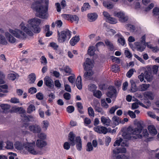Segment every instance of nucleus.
<instances>
[{"instance_id": "62", "label": "nucleus", "mask_w": 159, "mask_h": 159, "mask_svg": "<svg viewBox=\"0 0 159 159\" xmlns=\"http://www.w3.org/2000/svg\"><path fill=\"white\" fill-rule=\"evenodd\" d=\"M112 71L114 72L115 73H116L119 70L118 66L117 65H113L112 66Z\"/></svg>"}, {"instance_id": "37", "label": "nucleus", "mask_w": 159, "mask_h": 159, "mask_svg": "<svg viewBox=\"0 0 159 159\" xmlns=\"http://www.w3.org/2000/svg\"><path fill=\"white\" fill-rule=\"evenodd\" d=\"M0 43L3 45H6L7 43V42L5 37L0 34Z\"/></svg>"}, {"instance_id": "42", "label": "nucleus", "mask_w": 159, "mask_h": 159, "mask_svg": "<svg viewBox=\"0 0 159 159\" xmlns=\"http://www.w3.org/2000/svg\"><path fill=\"white\" fill-rule=\"evenodd\" d=\"M0 107L4 111H7L9 110L11 107L10 105L7 104H2L0 105Z\"/></svg>"}, {"instance_id": "27", "label": "nucleus", "mask_w": 159, "mask_h": 159, "mask_svg": "<svg viewBox=\"0 0 159 159\" xmlns=\"http://www.w3.org/2000/svg\"><path fill=\"white\" fill-rule=\"evenodd\" d=\"M80 37L79 36H75L70 40V43L72 46H74L80 40Z\"/></svg>"}, {"instance_id": "49", "label": "nucleus", "mask_w": 159, "mask_h": 159, "mask_svg": "<svg viewBox=\"0 0 159 159\" xmlns=\"http://www.w3.org/2000/svg\"><path fill=\"white\" fill-rule=\"evenodd\" d=\"M93 147L91 143L88 142L87 145L86 151L88 152H90L93 150Z\"/></svg>"}, {"instance_id": "30", "label": "nucleus", "mask_w": 159, "mask_h": 159, "mask_svg": "<svg viewBox=\"0 0 159 159\" xmlns=\"http://www.w3.org/2000/svg\"><path fill=\"white\" fill-rule=\"evenodd\" d=\"M148 129L152 134L155 135L157 134V131L154 126H149L148 127Z\"/></svg>"}, {"instance_id": "50", "label": "nucleus", "mask_w": 159, "mask_h": 159, "mask_svg": "<svg viewBox=\"0 0 159 159\" xmlns=\"http://www.w3.org/2000/svg\"><path fill=\"white\" fill-rule=\"evenodd\" d=\"M101 104L102 107L106 108H107L109 106L108 104L106 103L104 99H102L101 100Z\"/></svg>"}, {"instance_id": "23", "label": "nucleus", "mask_w": 159, "mask_h": 159, "mask_svg": "<svg viewBox=\"0 0 159 159\" xmlns=\"http://www.w3.org/2000/svg\"><path fill=\"white\" fill-rule=\"evenodd\" d=\"M122 147L118 148H115L113 150V152L115 154H118L119 153H125L126 152V149Z\"/></svg>"}, {"instance_id": "9", "label": "nucleus", "mask_w": 159, "mask_h": 159, "mask_svg": "<svg viewBox=\"0 0 159 159\" xmlns=\"http://www.w3.org/2000/svg\"><path fill=\"white\" fill-rule=\"evenodd\" d=\"M137 126V128L133 129V130H132V131H134V133H136V136H134L136 138L141 139L142 138V134H140L143 128V127L141 122H138Z\"/></svg>"}, {"instance_id": "22", "label": "nucleus", "mask_w": 159, "mask_h": 159, "mask_svg": "<svg viewBox=\"0 0 159 159\" xmlns=\"http://www.w3.org/2000/svg\"><path fill=\"white\" fill-rule=\"evenodd\" d=\"M103 5L105 7L109 9H112L114 7L112 2L108 0H104L103 2Z\"/></svg>"}, {"instance_id": "64", "label": "nucleus", "mask_w": 159, "mask_h": 159, "mask_svg": "<svg viewBox=\"0 0 159 159\" xmlns=\"http://www.w3.org/2000/svg\"><path fill=\"white\" fill-rule=\"evenodd\" d=\"M37 92V89L36 88L34 87H31L28 90V92L29 93H30L31 94H33L34 93H35Z\"/></svg>"}, {"instance_id": "46", "label": "nucleus", "mask_w": 159, "mask_h": 159, "mask_svg": "<svg viewBox=\"0 0 159 159\" xmlns=\"http://www.w3.org/2000/svg\"><path fill=\"white\" fill-rule=\"evenodd\" d=\"M93 95L98 98H100L102 95V93L99 90H97L94 92Z\"/></svg>"}, {"instance_id": "17", "label": "nucleus", "mask_w": 159, "mask_h": 159, "mask_svg": "<svg viewBox=\"0 0 159 159\" xmlns=\"http://www.w3.org/2000/svg\"><path fill=\"white\" fill-rule=\"evenodd\" d=\"M76 146L77 149L78 151H81L82 148V142L80 136L75 137Z\"/></svg>"}, {"instance_id": "1", "label": "nucleus", "mask_w": 159, "mask_h": 159, "mask_svg": "<svg viewBox=\"0 0 159 159\" xmlns=\"http://www.w3.org/2000/svg\"><path fill=\"white\" fill-rule=\"evenodd\" d=\"M46 6L43 4V2L41 0H38L33 3L31 7L36 12L35 15L36 16L43 19H47L49 15L48 13V0H45Z\"/></svg>"}, {"instance_id": "59", "label": "nucleus", "mask_w": 159, "mask_h": 159, "mask_svg": "<svg viewBox=\"0 0 159 159\" xmlns=\"http://www.w3.org/2000/svg\"><path fill=\"white\" fill-rule=\"evenodd\" d=\"M10 102L13 103H17L20 102L19 99L14 97L11 98L10 100Z\"/></svg>"}, {"instance_id": "36", "label": "nucleus", "mask_w": 159, "mask_h": 159, "mask_svg": "<svg viewBox=\"0 0 159 159\" xmlns=\"http://www.w3.org/2000/svg\"><path fill=\"white\" fill-rule=\"evenodd\" d=\"M86 70L87 71L84 73V76L85 79H88L93 74V73L91 70Z\"/></svg>"}, {"instance_id": "60", "label": "nucleus", "mask_w": 159, "mask_h": 159, "mask_svg": "<svg viewBox=\"0 0 159 159\" xmlns=\"http://www.w3.org/2000/svg\"><path fill=\"white\" fill-rule=\"evenodd\" d=\"M69 81L72 84L74 83L75 78L74 76H70L68 78Z\"/></svg>"}, {"instance_id": "54", "label": "nucleus", "mask_w": 159, "mask_h": 159, "mask_svg": "<svg viewBox=\"0 0 159 159\" xmlns=\"http://www.w3.org/2000/svg\"><path fill=\"white\" fill-rule=\"evenodd\" d=\"M74 107L72 106H68L66 110L69 113H71L74 111Z\"/></svg>"}, {"instance_id": "19", "label": "nucleus", "mask_w": 159, "mask_h": 159, "mask_svg": "<svg viewBox=\"0 0 159 159\" xmlns=\"http://www.w3.org/2000/svg\"><path fill=\"white\" fill-rule=\"evenodd\" d=\"M5 35L9 42L11 43H14L16 41V39L9 32H6Z\"/></svg>"}, {"instance_id": "40", "label": "nucleus", "mask_w": 159, "mask_h": 159, "mask_svg": "<svg viewBox=\"0 0 159 159\" xmlns=\"http://www.w3.org/2000/svg\"><path fill=\"white\" fill-rule=\"evenodd\" d=\"M149 86V84H143L140 86V90L142 91H146Z\"/></svg>"}, {"instance_id": "14", "label": "nucleus", "mask_w": 159, "mask_h": 159, "mask_svg": "<svg viewBox=\"0 0 159 159\" xmlns=\"http://www.w3.org/2000/svg\"><path fill=\"white\" fill-rule=\"evenodd\" d=\"M44 83L47 86L50 88L52 89L54 87L53 81L48 76H46L44 78Z\"/></svg>"}, {"instance_id": "43", "label": "nucleus", "mask_w": 159, "mask_h": 159, "mask_svg": "<svg viewBox=\"0 0 159 159\" xmlns=\"http://www.w3.org/2000/svg\"><path fill=\"white\" fill-rule=\"evenodd\" d=\"M6 148L7 149H11L13 148V144L12 142L8 141L6 142Z\"/></svg>"}, {"instance_id": "24", "label": "nucleus", "mask_w": 159, "mask_h": 159, "mask_svg": "<svg viewBox=\"0 0 159 159\" xmlns=\"http://www.w3.org/2000/svg\"><path fill=\"white\" fill-rule=\"evenodd\" d=\"M28 82L29 84H33L36 79V76L34 73H32L28 75Z\"/></svg>"}, {"instance_id": "15", "label": "nucleus", "mask_w": 159, "mask_h": 159, "mask_svg": "<svg viewBox=\"0 0 159 159\" xmlns=\"http://www.w3.org/2000/svg\"><path fill=\"white\" fill-rule=\"evenodd\" d=\"M94 130L95 132L99 134H106L108 131L106 128L100 126H98L94 127Z\"/></svg>"}, {"instance_id": "26", "label": "nucleus", "mask_w": 159, "mask_h": 159, "mask_svg": "<svg viewBox=\"0 0 159 159\" xmlns=\"http://www.w3.org/2000/svg\"><path fill=\"white\" fill-rule=\"evenodd\" d=\"M47 143L44 141L38 139L36 142V146L39 148H42L47 145Z\"/></svg>"}, {"instance_id": "58", "label": "nucleus", "mask_w": 159, "mask_h": 159, "mask_svg": "<svg viewBox=\"0 0 159 159\" xmlns=\"http://www.w3.org/2000/svg\"><path fill=\"white\" fill-rule=\"evenodd\" d=\"M100 106V102L97 100H94L93 101V106L94 109Z\"/></svg>"}, {"instance_id": "28", "label": "nucleus", "mask_w": 159, "mask_h": 159, "mask_svg": "<svg viewBox=\"0 0 159 159\" xmlns=\"http://www.w3.org/2000/svg\"><path fill=\"white\" fill-rule=\"evenodd\" d=\"M76 86L77 88L80 90L82 89V86L81 82V78L80 76H79L77 78L76 80Z\"/></svg>"}, {"instance_id": "41", "label": "nucleus", "mask_w": 159, "mask_h": 159, "mask_svg": "<svg viewBox=\"0 0 159 159\" xmlns=\"http://www.w3.org/2000/svg\"><path fill=\"white\" fill-rule=\"evenodd\" d=\"M90 8V6L88 3H85L81 8V11L83 12L89 10Z\"/></svg>"}, {"instance_id": "5", "label": "nucleus", "mask_w": 159, "mask_h": 159, "mask_svg": "<svg viewBox=\"0 0 159 159\" xmlns=\"http://www.w3.org/2000/svg\"><path fill=\"white\" fill-rule=\"evenodd\" d=\"M9 32L15 37L20 40H25L27 38V35L22 30L15 29L14 30L9 29Z\"/></svg>"}, {"instance_id": "7", "label": "nucleus", "mask_w": 159, "mask_h": 159, "mask_svg": "<svg viewBox=\"0 0 159 159\" xmlns=\"http://www.w3.org/2000/svg\"><path fill=\"white\" fill-rule=\"evenodd\" d=\"M133 128L131 127H129L127 129L126 132H124L122 134V136L125 139L129 140L131 138H136L134 136H136V134L134 133V131H132Z\"/></svg>"}, {"instance_id": "21", "label": "nucleus", "mask_w": 159, "mask_h": 159, "mask_svg": "<svg viewBox=\"0 0 159 159\" xmlns=\"http://www.w3.org/2000/svg\"><path fill=\"white\" fill-rule=\"evenodd\" d=\"M123 139L122 138H120L119 140L116 141L114 144V146H119L120 144L122 147H128V145L126 141L122 142Z\"/></svg>"}, {"instance_id": "29", "label": "nucleus", "mask_w": 159, "mask_h": 159, "mask_svg": "<svg viewBox=\"0 0 159 159\" xmlns=\"http://www.w3.org/2000/svg\"><path fill=\"white\" fill-rule=\"evenodd\" d=\"M14 146L18 150L23 149L24 148V144L19 141H17L15 143Z\"/></svg>"}, {"instance_id": "12", "label": "nucleus", "mask_w": 159, "mask_h": 159, "mask_svg": "<svg viewBox=\"0 0 159 159\" xmlns=\"http://www.w3.org/2000/svg\"><path fill=\"white\" fill-rule=\"evenodd\" d=\"M28 129L31 132L35 134L39 133L41 131V128L37 124L30 125L29 126Z\"/></svg>"}, {"instance_id": "44", "label": "nucleus", "mask_w": 159, "mask_h": 159, "mask_svg": "<svg viewBox=\"0 0 159 159\" xmlns=\"http://www.w3.org/2000/svg\"><path fill=\"white\" fill-rule=\"evenodd\" d=\"M94 47L93 46L89 47L88 50V54L90 56H93L94 54Z\"/></svg>"}, {"instance_id": "63", "label": "nucleus", "mask_w": 159, "mask_h": 159, "mask_svg": "<svg viewBox=\"0 0 159 159\" xmlns=\"http://www.w3.org/2000/svg\"><path fill=\"white\" fill-rule=\"evenodd\" d=\"M118 42L122 46H124L125 43V39L122 37L119 38L118 39Z\"/></svg>"}, {"instance_id": "13", "label": "nucleus", "mask_w": 159, "mask_h": 159, "mask_svg": "<svg viewBox=\"0 0 159 159\" xmlns=\"http://www.w3.org/2000/svg\"><path fill=\"white\" fill-rule=\"evenodd\" d=\"M108 91L107 93V96L111 98L115 99L116 97V90L113 86H109L108 88Z\"/></svg>"}, {"instance_id": "18", "label": "nucleus", "mask_w": 159, "mask_h": 159, "mask_svg": "<svg viewBox=\"0 0 159 159\" xmlns=\"http://www.w3.org/2000/svg\"><path fill=\"white\" fill-rule=\"evenodd\" d=\"M101 121L103 124L105 126H108L110 125L111 120L108 117L102 116L101 118Z\"/></svg>"}, {"instance_id": "53", "label": "nucleus", "mask_w": 159, "mask_h": 159, "mask_svg": "<svg viewBox=\"0 0 159 159\" xmlns=\"http://www.w3.org/2000/svg\"><path fill=\"white\" fill-rule=\"evenodd\" d=\"M45 28L46 30L47 31V32L46 34V36L49 37L52 35V32L49 31V26L48 25H46Z\"/></svg>"}, {"instance_id": "16", "label": "nucleus", "mask_w": 159, "mask_h": 159, "mask_svg": "<svg viewBox=\"0 0 159 159\" xmlns=\"http://www.w3.org/2000/svg\"><path fill=\"white\" fill-rule=\"evenodd\" d=\"M17 110L18 111H21L23 113L21 114L20 116L22 118V120H24L25 122H28L30 121V120L29 119L28 116H26L25 114V110L21 107H18L17 108Z\"/></svg>"}, {"instance_id": "35", "label": "nucleus", "mask_w": 159, "mask_h": 159, "mask_svg": "<svg viewBox=\"0 0 159 159\" xmlns=\"http://www.w3.org/2000/svg\"><path fill=\"white\" fill-rule=\"evenodd\" d=\"M79 20L78 17L76 15H71L70 21L71 22L75 21L76 23H77Z\"/></svg>"}, {"instance_id": "3", "label": "nucleus", "mask_w": 159, "mask_h": 159, "mask_svg": "<svg viewBox=\"0 0 159 159\" xmlns=\"http://www.w3.org/2000/svg\"><path fill=\"white\" fill-rule=\"evenodd\" d=\"M41 20L37 18L29 20L28 22V24L33 29V31L35 33H39L41 31V29L39 27Z\"/></svg>"}, {"instance_id": "45", "label": "nucleus", "mask_w": 159, "mask_h": 159, "mask_svg": "<svg viewBox=\"0 0 159 159\" xmlns=\"http://www.w3.org/2000/svg\"><path fill=\"white\" fill-rule=\"evenodd\" d=\"M94 110L100 113L102 115H104L105 113V112L103 110L102 108L100 107V106L95 108Z\"/></svg>"}, {"instance_id": "10", "label": "nucleus", "mask_w": 159, "mask_h": 159, "mask_svg": "<svg viewBox=\"0 0 159 159\" xmlns=\"http://www.w3.org/2000/svg\"><path fill=\"white\" fill-rule=\"evenodd\" d=\"M94 61L89 58L86 59L84 63L83 66L85 70H91L93 67Z\"/></svg>"}, {"instance_id": "25", "label": "nucleus", "mask_w": 159, "mask_h": 159, "mask_svg": "<svg viewBox=\"0 0 159 159\" xmlns=\"http://www.w3.org/2000/svg\"><path fill=\"white\" fill-rule=\"evenodd\" d=\"M144 96L148 99L152 100L154 99V95L151 92L149 91L146 92L144 94Z\"/></svg>"}, {"instance_id": "6", "label": "nucleus", "mask_w": 159, "mask_h": 159, "mask_svg": "<svg viewBox=\"0 0 159 159\" xmlns=\"http://www.w3.org/2000/svg\"><path fill=\"white\" fill-rule=\"evenodd\" d=\"M75 135L73 132H70L68 134V140L69 143L66 142L64 143L63 147L65 149L68 150L70 148V145L74 146L75 145Z\"/></svg>"}, {"instance_id": "39", "label": "nucleus", "mask_w": 159, "mask_h": 159, "mask_svg": "<svg viewBox=\"0 0 159 159\" xmlns=\"http://www.w3.org/2000/svg\"><path fill=\"white\" fill-rule=\"evenodd\" d=\"M145 78L148 81H150L152 80V76L150 74L149 72L146 71L144 72Z\"/></svg>"}, {"instance_id": "33", "label": "nucleus", "mask_w": 159, "mask_h": 159, "mask_svg": "<svg viewBox=\"0 0 159 159\" xmlns=\"http://www.w3.org/2000/svg\"><path fill=\"white\" fill-rule=\"evenodd\" d=\"M105 42L106 45L108 46L110 50L112 51L114 49V48L113 44L110 42L109 40L106 39L105 41Z\"/></svg>"}, {"instance_id": "4", "label": "nucleus", "mask_w": 159, "mask_h": 159, "mask_svg": "<svg viewBox=\"0 0 159 159\" xmlns=\"http://www.w3.org/2000/svg\"><path fill=\"white\" fill-rule=\"evenodd\" d=\"M35 146V143L34 142L32 143H28L24 144V148L25 149L32 154L42 155L45 153V151L43 149H41V151L35 150L34 149Z\"/></svg>"}, {"instance_id": "31", "label": "nucleus", "mask_w": 159, "mask_h": 159, "mask_svg": "<svg viewBox=\"0 0 159 159\" xmlns=\"http://www.w3.org/2000/svg\"><path fill=\"white\" fill-rule=\"evenodd\" d=\"M130 83L131 86L130 87V91L132 92H135L137 90V88L136 85L135 83L133 81H131Z\"/></svg>"}, {"instance_id": "57", "label": "nucleus", "mask_w": 159, "mask_h": 159, "mask_svg": "<svg viewBox=\"0 0 159 159\" xmlns=\"http://www.w3.org/2000/svg\"><path fill=\"white\" fill-rule=\"evenodd\" d=\"M119 108L117 106H115L112 107L110 110L109 112L111 114H114L116 110Z\"/></svg>"}, {"instance_id": "20", "label": "nucleus", "mask_w": 159, "mask_h": 159, "mask_svg": "<svg viewBox=\"0 0 159 159\" xmlns=\"http://www.w3.org/2000/svg\"><path fill=\"white\" fill-rule=\"evenodd\" d=\"M88 20L89 22L95 21L98 17L97 14L95 13H90L87 15Z\"/></svg>"}, {"instance_id": "34", "label": "nucleus", "mask_w": 159, "mask_h": 159, "mask_svg": "<svg viewBox=\"0 0 159 159\" xmlns=\"http://www.w3.org/2000/svg\"><path fill=\"white\" fill-rule=\"evenodd\" d=\"M112 121L113 123L116 125H118L119 123L121 122L120 119L116 116H114L112 117Z\"/></svg>"}, {"instance_id": "51", "label": "nucleus", "mask_w": 159, "mask_h": 159, "mask_svg": "<svg viewBox=\"0 0 159 159\" xmlns=\"http://www.w3.org/2000/svg\"><path fill=\"white\" fill-rule=\"evenodd\" d=\"M108 22L111 24H115L116 23L117 21L115 18L111 16L107 20Z\"/></svg>"}, {"instance_id": "38", "label": "nucleus", "mask_w": 159, "mask_h": 159, "mask_svg": "<svg viewBox=\"0 0 159 159\" xmlns=\"http://www.w3.org/2000/svg\"><path fill=\"white\" fill-rule=\"evenodd\" d=\"M35 107L33 105L30 104L28 107L27 109V112L28 113H31L33 111H35Z\"/></svg>"}, {"instance_id": "56", "label": "nucleus", "mask_w": 159, "mask_h": 159, "mask_svg": "<svg viewBox=\"0 0 159 159\" xmlns=\"http://www.w3.org/2000/svg\"><path fill=\"white\" fill-rule=\"evenodd\" d=\"M43 95L41 93L39 92L36 94V98L39 100H42L43 99Z\"/></svg>"}, {"instance_id": "2", "label": "nucleus", "mask_w": 159, "mask_h": 159, "mask_svg": "<svg viewBox=\"0 0 159 159\" xmlns=\"http://www.w3.org/2000/svg\"><path fill=\"white\" fill-rule=\"evenodd\" d=\"M57 40L60 43H62L66 40H69L70 39L71 36V32L68 29L60 32L57 31Z\"/></svg>"}, {"instance_id": "8", "label": "nucleus", "mask_w": 159, "mask_h": 159, "mask_svg": "<svg viewBox=\"0 0 159 159\" xmlns=\"http://www.w3.org/2000/svg\"><path fill=\"white\" fill-rule=\"evenodd\" d=\"M21 29L25 32L26 34L29 36H32L33 35V29L28 24L25 25L23 23H22L20 25Z\"/></svg>"}, {"instance_id": "48", "label": "nucleus", "mask_w": 159, "mask_h": 159, "mask_svg": "<svg viewBox=\"0 0 159 159\" xmlns=\"http://www.w3.org/2000/svg\"><path fill=\"white\" fill-rule=\"evenodd\" d=\"M88 114L90 116L94 117V112L93 108L90 107L88 108Z\"/></svg>"}, {"instance_id": "32", "label": "nucleus", "mask_w": 159, "mask_h": 159, "mask_svg": "<svg viewBox=\"0 0 159 159\" xmlns=\"http://www.w3.org/2000/svg\"><path fill=\"white\" fill-rule=\"evenodd\" d=\"M134 43L136 45H138V44H139L138 46L137 47L138 50L141 52L143 51L146 46V44H141L137 42L135 43Z\"/></svg>"}, {"instance_id": "47", "label": "nucleus", "mask_w": 159, "mask_h": 159, "mask_svg": "<svg viewBox=\"0 0 159 159\" xmlns=\"http://www.w3.org/2000/svg\"><path fill=\"white\" fill-rule=\"evenodd\" d=\"M153 14L155 15L159 16L158 17V21L159 23V8L157 7H155L153 9Z\"/></svg>"}, {"instance_id": "52", "label": "nucleus", "mask_w": 159, "mask_h": 159, "mask_svg": "<svg viewBox=\"0 0 159 159\" xmlns=\"http://www.w3.org/2000/svg\"><path fill=\"white\" fill-rule=\"evenodd\" d=\"M116 159H129L128 157L125 156L124 154H119L116 157Z\"/></svg>"}, {"instance_id": "61", "label": "nucleus", "mask_w": 159, "mask_h": 159, "mask_svg": "<svg viewBox=\"0 0 159 159\" xmlns=\"http://www.w3.org/2000/svg\"><path fill=\"white\" fill-rule=\"evenodd\" d=\"M134 70V69L129 70L126 74L128 78H130L133 74Z\"/></svg>"}, {"instance_id": "55", "label": "nucleus", "mask_w": 159, "mask_h": 159, "mask_svg": "<svg viewBox=\"0 0 159 159\" xmlns=\"http://www.w3.org/2000/svg\"><path fill=\"white\" fill-rule=\"evenodd\" d=\"M49 46L52 48L54 50H57L59 47L56 43L53 42L50 43Z\"/></svg>"}, {"instance_id": "11", "label": "nucleus", "mask_w": 159, "mask_h": 159, "mask_svg": "<svg viewBox=\"0 0 159 159\" xmlns=\"http://www.w3.org/2000/svg\"><path fill=\"white\" fill-rule=\"evenodd\" d=\"M115 16L119 18V21L121 22H125L129 19L128 17L121 11L115 12Z\"/></svg>"}]
</instances>
